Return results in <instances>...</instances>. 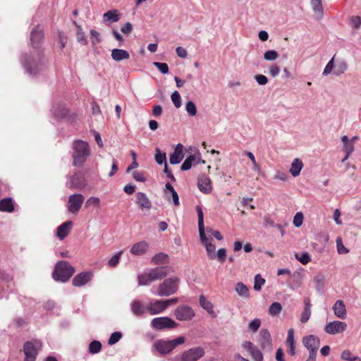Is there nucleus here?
<instances>
[{"label":"nucleus","instance_id":"4","mask_svg":"<svg viewBox=\"0 0 361 361\" xmlns=\"http://www.w3.org/2000/svg\"><path fill=\"white\" fill-rule=\"evenodd\" d=\"M25 71L30 75H37L42 68L43 63L39 52L34 54H24L20 59Z\"/></svg>","mask_w":361,"mask_h":361},{"label":"nucleus","instance_id":"12","mask_svg":"<svg viewBox=\"0 0 361 361\" xmlns=\"http://www.w3.org/2000/svg\"><path fill=\"white\" fill-rule=\"evenodd\" d=\"M85 197L81 193H75L68 197L67 209L72 214H77L80 211Z\"/></svg>","mask_w":361,"mask_h":361},{"label":"nucleus","instance_id":"32","mask_svg":"<svg viewBox=\"0 0 361 361\" xmlns=\"http://www.w3.org/2000/svg\"><path fill=\"white\" fill-rule=\"evenodd\" d=\"M121 19V13L118 10H110L103 15V21L104 23H116Z\"/></svg>","mask_w":361,"mask_h":361},{"label":"nucleus","instance_id":"7","mask_svg":"<svg viewBox=\"0 0 361 361\" xmlns=\"http://www.w3.org/2000/svg\"><path fill=\"white\" fill-rule=\"evenodd\" d=\"M179 285V278H168L158 286L157 292L154 294L159 297H169L177 292Z\"/></svg>","mask_w":361,"mask_h":361},{"label":"nucleus","instance_id":"59","mask_svg":"<svg viewBox=\"0 0 361 361\" xmlns=\"http://www.w3.org/2000/svg\"><path fill=\"white\" fill-rule=\"evenodd\" d=\"M350 24L352 27L359 29L361 27V18L358 16L351 17Z\"/></svg>","mask_w":361,"mask_h":361},{"label":"nucleus","instance_id":"26","mask_svg":"<svg viewBox=\"0 0 361 361\" xmlns=\"http://www.w3.org/2000/svg\"><path fill=\"white\" fill-rule=\"evenodd\" d=\"M165 188L166 190V196L168 201H171V199H172L173 203L175 206H179L180 202H179V197L177 193V192L175 190L172 185L169 183H167L165 185Z\"/></svg>","mask_w":361,"mask_h":361},{"label":"nucleus","instance_id":"54","mask_svg":"<svg viewBox=\"0 0 361 361\" xmlns=\"http://www.w3.org/2000/svg\"><path fill=\"white\" fill-rule=\"evenodd\" d=\"M279 57V54L275 50H268L264 54V59L267 61H274Z\"/></svg>","mask_w":361,"mask_h":361},{"label":"nucleus","instance_id":"42","mask_svg":"<svg viewBox=\"0 0 361 361\" xmlns=\"http://www.w3.org/2000/svg\"><path fill=\"white\" fill-rule=\"evenodd\" d=\"M282 310V305L280 302H273L269 307V314L271 316H277L279 315Z\"/></svg>","mask_w":361,"mask_h":361},{"label":"nucleus","instance_id":"31","mask_svg":"<svg viewBox=\"0 0 361 361\" xmlns=\"http://www.w3.org/2000/svg\"><path fill=\"white\" fill-rule=\"evenodd\" d=\"M235 291L244 300L250 298V290L243 282H238L235 286Z\"/></svg>","mask_w":361,"mask_h":361},{"label":"nucleus","instance_id":"1","mask_svg":"<svg viewBox=\"0 0 361 361\" xmlns=\"http://www.w3.org/2000/svg\"><path fill=\"white\" fill-rule=\"evenodd\" d=\"M173 269L169 266L157 267L137 276L139 286H148L151 283L166 277Z\"/></svg>","mask_w":361,"mask_h":361},{"label":"nucleus","instance_id":"10","mask_svg":"<svg viewBox=\"0 0 361 361\" xmlns=\"http://www.w3.org/2000/svg\"><path fill=\"white\" fill-rule=\"evenodd\" d=\"M204 355V349L201 347H197L184 351L180 357L176 356L172 361H197Z\"/></svg>","mask_w":361,"mask_h":361},{"label":"nucleus","instance_id":"45","mask_svg":"<svg viewBox=\"0 0 361 361\" xmlns=\"http://www.w3.org/2000/svg\"><path fill=\"white\" fill-rule=\"evenodd\" d=\"M324 279V275L321 273L314 277L313 281L315 283V288L317 290H321L323 288Z\"/></svg>","mask_w":361,"mask_h":361},{"label":"nucleus","instance_id":"3","mask_svg":"<svg viewBox=\"0 0 361 361\" xmlns=\"http://www.w3.org/2000/svg\"><path fill=\"white\" fill-rule=\"evenodd\" d=\"M196 210L197 212L198 216V228L200 233V241L202 244L204 245L207 254L210 259H214L216 258L215 245L212 243V239L208 238L204 233V216L203 212L200 207L197 206Z\"/></svg>","mask_w":361,"mask_h":361},{"label":"nucleus","instance_id":"20","mask_svg":"<svg viewBox=\"0 0 361 361\" xmlns=\"http://www.w3.org/2000/svg\"><path fill=\"white\" fill-rule=\"evenodd\" d=\"M130 310L134 316L141 317L148 312L147 305L145 306L142 300H135L130 303Z\"/></svg>","mask_w":361,"mask_h":361},{"label":"nucleus","instance_id":"16","mask_svg":"<svg viewBox=\"0 0 361 361\" xmlns=\"http://www.w3.org/2000/svg\"><path fill=\"white\" fill-rule=\"evenodd\" d=\"M259 343L263 350L269 352L272 350V340L267 329H263L259 331Z\"/></svg>","mask_w":361,"mask_h":361},{"label":"nucleus","instance_id":"56","mask_svg":"<svg viewBox=\"0 0 361 361\" xmlns=\"http://www.w3.org/2000/svg\"><path fill=\"white\" fill-rule=\"evenodd\" d=\"M334 67H335V64H334V56L326 65V66L323 71L322 75H328L329 74H330L332 72Z\"/></svg>","mask_w":361,"mask_h":361},{"label":"nucleus","instance_id":"14","mask_svg":"<svg viewBox=\"0 0 361 361\" xmlns=\"http://www.w3.org/2000/svg\"><path fill=\"white\" fill-rule=\"evenodd\" d=\"M346 329L347 324L345 322L336 320L326 324L324 331L328 334L335 335L343 333Z\"/></svg>","mask_w":361,"mask_h":361},{"label":"nucleus","instance_id":"40","mask_svg":"<svg viewBox=\"0 0 361 361\" xmlns=\"http://www.w3.org/2000/svg\"><path fill=\"white\" fill-rule=\"evenodd\" d=\"M13 210L14 207L11 198H4L0 201V211L11 212Z\"/></svg>","mask_w":361,"mask_h":361},{"label":"nucleus","instance_id":"17","mask_svg":"<svg viewBox=\"0 0 361 361\" xmlns=\"http://www.w3.org/2000/svg\"><path fill=\"white\" fill-rule=\"evenodd\" d=\"M242 347L250 353L254 361H263L262 353L252 343L247 341H244L242 343Z\"/></svg>","mask_w":361,"mask_h":361},{"label":"nucleus","instance_id":"5","mask_svg":"<svg viewBox=\"0 0 361 361\" xmlns=\"http://www.w3.org/2000/svg\"><path fill=\"white\" fill-rule=\"evenodd\" d=\"M74 272V267L68 262L62 260L56 264L52 276L55 281L65 283L71 278Z\"/></svg>","mask_w":361,"mask_h":361},{"label":"nucleus","instance_id":"53","mask_svg":"<svg viewBox=\"0 0 361 361\" xmlns=\"http://www.w3.org/2000/svg\"><path fill=\"white\" fill-rule=\"evenodd\" d=\"M336 243L337 251L339 254H347L349 252V250L344 246L341 238H337L336 240Z\"/></svg>","mask_w":361,"mask_h":361},{"label":"nucleus","instance_id":"25","mask_svg":"<svg viewBox=\"0 0 361 361\" xmlns=\"http://www.w3.org/2000/svg\"><path fill=\"white\" fill-rule=\"evenodd\" d=\"M149 248V244L145 240L135 243L131 249L130 253L133 255H142L145 254Z\"/></svg>","mask_w":361,"mask_h":361},{"label":"nucleus","instance_id":"49","mask_svg":"<svg viewBox=\"0 0 361 361\" xmlns=\"http://www.w3.org/2000/svg\"><path fill=\"white\" fill-rule=\"evenodd\" d=\"M100 199L97 197L92 196L90 197L86 202H85V207H89L90 206H94L95 207H100Z\"/></svg>","mask_w":361,"mask_h":361},{"label":"nucleus","instance_id":"58","mask_svg":"<svg viewBox=\"0 0 361 361\" xmlns=\"http://www.w3.org/2000/svg\"><path fill=\"white\" fill-rule=\"evenodd\" d=\"M122 337V334L119 331L114 332L111 334L110 338L108 340L109 345H114L117 343Z\"/></svg>","mask_w":361,"mask_h":361},{"label":"nucleus","instance_id":"15","mask_svg":"<svg viewBox=\"0 0 361 361\" xmlns=\"http://www.w3.org/2000/svg\"><path fill=\"white\" fill-rule=\"evenodd\" d=\"M166 310L164 300L152 299L147 303V312L150 315L161 314Z\"/></svg>","mask_w":361,"mask_h":361},{"label":"nucleus","instance_id":"64","mask_svg":"<svg viewBox=\"0 0 361 361\" xmlns=\"http://www.w3.org/2000/svg\"><path fill=\"white\" fill-rule=\"evenodd\" d=\"M133 30V25L132 23L127 22L126 23L121 27V31L126 35H128Z\"/></svg>","mask_w":361,"mask_h":361},{"label":"nucleus","instance_id":"34","mask_svg":"<svg viewBox=\"0 0 361 361\" xmlns=\"http://www.w3.org/2000/svg\"><path fill=\"white\" fill-rule=\"evenodd\" d=\"M303 167V163L302 160L298 158H295L291 163L290 169L289 172L293 177H297L300 175V171Z\"/></svg>","mask_w":361,"mask_h":361},{"label":"nucleus","instance_id":"41","mask_svg":"<svg viewBox=\"0 0 361 361\" xmlns=\"http://www.w3.org/2000/svg\"><path fill=\"white\" fill-rule=\"evenodd\" d=\"M341 140L343 144V151L347 154H352L355 149V147L354 145L350 142L348 137L347 135H343Z\"/></svg>","mask_w":361,"mask_h":361},{"label":"nucleus","instance_id":"52","mask_svg":"<svg viewBox=\"0 0 361 361\" xmlns=\"http://www.w3.org/2000/svg\"><path fill=\"white\" fill-rule=\"evenodd\" d=\"M171 100L173 104L176 108H180L181 106V97L178 91H174L171 96Z\"/></svg>","mask_w":361,"mask_h":361},{"label":"nucleus","instance_id":"24","mask_svg":"<svg viewBox=\"0 0 361 361\" xmlns=\"http://www.w3.org/2000/svg\"><path fill=\"white\" fill-rule=\"evenodd\" d=\"M183 145L182 144H178L174 149V151L171 154L169 157V162L171 164H178L183 159Z\"/></svg>","mask_w":361,"mask_h":361},{"label":"nucleus","instance_id":"27","mask_svg":"<svg viewBox=\"0 0 361 361\" xmlns=\"http://www.w3.org/2000/svg\"><path fill=\"white\" fill-rule=\"evenodd\" d=\"M334 314L339 319H345L347 311L344 302L342 300H337L333 306Z\"/></svg>","mask_w":361,"mask_h":361},{"label":"nucleus","instance_id":"11","mask_svg":"<svg viewBox=\"0 0 361 361\" xmlns=\"http://www.w3.org/2000/svg\"><path fill=\"white\" fill-rule=\"evenodd\" d=\"M66 186L70 189L83 190L87 186V180L81 172H76L68 177Z\"/></svg>","mask_w":361,"mask_h":361},{"label":"nucleus","instance_id":"57","mask_svg":"<svg viewBox=\"0 0 361 361\" xmlns=\"http://www.w3.org/2000/svg\"><path fill=\"white\" fill-rule=\"evenodd\" d=\"M153 65L163 74L169 73V66L166 63L154 62Z\"/></svg>","mask_w":361,"mask_h":361},{"label":"nucleus","instance_id":"63","mask_svg":"<svg viewBox=\"0 0 361 361\" xmlns=\"http://www.w3.org/2000/svg\"><path fill=\"white\" fill-rule=\"evenodd\" d=\"M254 78L256 80V82L260 85H265L268 82V78L264 75H255Z\"/></svg>","mask_w":361,"mask_h":361},{"label":"nucleus","instance_id":"43","mask_svg":"<svg viewBox=\"0 0 361 361\" xmlns=\"http://www.w3.org/2000/svg\"><path fill=\"white\" fill-rule=\"evenodd\" d=\"M295 258L302 264L305 265L311 261V257L308 252H302L295 253Z\"/></svg>","mask_w":361,"mask_h":361},{"label":"nucleus","instance_id":"61","mask_svg":"<svg viewBox=\"0 0 361 361\" xmlns=\"http://www.w3.org/2000/svg\"><path fill=\"white\" fill-rule=\"evenodd\" d=\"M260 325H261V320L258 318H256L250 322L249 329L252 332H256L260 327Z\"/></svg>","mask_w":361,"mask_h":361},{"label":"nucleus","instance_id":"9","mask_svg":"<svg viewBox=\"0 0 361 361\" xmlns=\"http://www.w3.org/2000/svg\"><path fill=\"white\" fill-rule=\"evenodd\" d=\"M42 343L38 340L27 341L24 344L25 361H35L38 352L42 348Z\"/></svg>","mask_w":361,"mask_h":361},{"label":"nucleus","instance_id":"29","mask_svg":"<svg viewBox=\"0 0 361 361\" xmlns=\"http://www.w3.org/2000/svg\"><path fill=\"white\" fill-rule=\"evenodd\" d=\"M201 160L200 155H190L188 157L180 166L182 171H188L191 169L192 165H197Z\"/></svg>","mask_w":361,"mask_h":361},{"label":"nucleus","instance_id":"62","mask_svg":"<svg viewBox=\"0 0 361 361\" xmlns=\"http://www.w3.org/2000/svg\"><path fill=\"white\" fill-rule=\"evenodd\" d=\"M226 250L225 248L219 249L216 254V258H217L221 263H223L226 260Z\"/></svg>","mask_w":361,"mask_h":361},{"label":"nucleus","instance_id":"37","mask_svg":"<svg viewBox=\"0 0 361 361\" xmlns=\"http://www.w3.org/2000/svg\"><path fill=\"white\" fill-rule=\"evenodd\" d=\"M200 304L201 307L212 317H216V314L214 311L212 303L207 300L203 295L200 297Z\"/></svg>","mask_w":361,"mask_h":361},{"label":"nucleus","instance_id":"46","mask_svg":"<svg viewBox=\"0 0 361 361\" xmlns=\"http://www.w3.org/2000/svg\"><path fill=\"white\" fill-rule=\"evenodd\" d=\"M185 111L190 116H195L197 114V107L192 101H188L185 104Z\"/></svg>","mask_w":361,"mask_h":361},{"label":"nucleus","instance_id":"48","mask_svg":"<svg viewBox=\"0 0 361 361\" xmlns=\"http://www.w3.org/2000/svg\"><path fill=\"white\" fill-rule=\"evenodd\" d=\"M102 349V344L98 341H93L89 345V351L92 354L98 353Z\"/></svg>","mask_w":361,"mask_h":361},{"label":"nucleus","instance_id":"8","mask_svg":"<svg viewBox=\"0 0 361 361\" xmlns=\"http://www.w3.org/2000/svg\"><path fill=\"white\" fill-rule=\"evenodd\" d=\"M151 327L157 331H165L176 329L178 323L168 317H159L152 319L150 322Z\"/></svg>","mask_w":361,"mask_h":361},{"label":"nucleus","instance_id":"44","mask_svg":"<svg viewBox=\"0 0 361 361\" xmlns=\"http://www.w3.org/2000/svg\"><path fill=\"white\" fill-rule=\"evenodd\" d=\"M74 24L77 27V32H76L77 40L82 44H84V45L86 44L87 41L86 39L85 33L82 31L81 26L78 25L76 22H74Z\"/></svg>","mask_w":361,"mask_h":361},{"label":"nucleus","instance_id":"22","mask_svg":"<svg viewBox=\"0 0 361 361\" xmlns=\"http://www.w3.org/2000/svg\"><path fill=\"white\" fill-rule=\"evenodd\" d=\"M135 203L141 209H150L152 208V202L147 197V195L142 192L136 193Z\"/></svg>","mask_w":361,"mask_h":361},{"label":"nucleus","instance_id":"2","mask_svg":"<svg viewBox=\"0 0 361 361\" xmlns=\"http://www.w3.org/2000/svg\"><path fill=\"white\" fill-rule=\"evenodd\" d=\"M73 166L81 167L90 155L89 144L84 140H75L72 144Z\"/></svg>","mask_w":361,"mask_h":361},{"label":"nucleus","instance_id":"36","mask_svg":"<svg viewBox=\"0 0 361 361\" xmlns=\"http://www.w3.org/2000/svg\"><path fill=\"white\" fill-rule=\"evenodd\" d=\"M111 57L115 61H121L122 60L128 59L130 54L124 49H114L111 51Z\"/></svg>","mask_w":361,"mask_h":361},{"label":"nucleus","instance_id":"47","mask_svg":"<svg viewBox=\"0 0 361 361\" xmlns=\"http://www.w3.org/2000/svg\"><path fill=\"white\" fill-rule=\"evenodd\" d=\"M155 161L158 164L167 163L166 153L161 152L159 148L156 149Z\"/></svg>","mask_w":361,"mask_h":361},{"label":"nucleus","instance_id":"28","mask_svg":"<svg viewBox=\"0 0 361 361\" xmlns=\"http://www.w3.org/2000/svg\"><path fill=\"white\" fill-rule=\"evenodd\" d=\"M72 221H68L61 224L57 228L56 236L60 239H64L69 233L71 228L72 226Z\"/></svg>","mask_w":361,"mask_h":361},{"label":"nucleus","instance_id":"51","mask_svg":"<svg viewBox=\"0 0 361 361\" xmlns=\"http://www.w3.org/2000/svg\"><path fill=\"white\" fill-rule=\"evenodd\" d=\"M123 253V251H119L116 255H114L111 259L108 261V265L110 267H116L118 264L119 263V260L121 258V256Z\"/></svg>","mask_w":361,"mask_h":361},{"label":"nucleus","instance_id":"21","mask_svg":"<svg viewBox=\"0 0 361 361\" xmlns=\"http://www.w3.org/2000/svg\"><path fill=\"white\" fill-rule=\"evenodd\" d=\"M91 271H84L77 274L73 279V285L75 287H81L89 283L92 279Z\"/></svg>","mask_w":361,"mask_h":361},{"label":"nucleus","instance_id":"38","mask_svg":"<svg viewBox=\"0 0 361 361\" xmlns=\"http://www.w3.org/2000/svg\"><path fill=\"white\" fill-rule=\"evenodd\" d=\"M311 6L316 15V18L319 20L323 17V7L322 0H311Z\"/></svg>","mask_w":361,"mask_h":361},{"label":"nucleus","instance_id":"13","mask_svg":"<svg viewBox=\"0 0 361 361\" xmlns=\"http://www.w3.org/2000/svg\"><path fill=\"white\" fill-rule=\"evenodd\" d=\"M195 314L193 310L188 305H180L174 310V316L178 321H190Z\"/></svg>","mask_w":361,"mask_h":361},{"label":"nucleus","instance_id":"55","mask_svg":"<svg viewBox=\"0 0 361 361\" xmlns=\"http://www.w3.org/2000/svg\"><path fill=\"white\" fill-rule=\"evenodd\" d=\"M303 218H304V216L302 212H297L293 217V225L296 228L300 227L302 224Z\"/></svg>","mask_w":361,"mask_h":361},{"label":"nucleus","instance_id":"19","mask_svg":"<svg viewBox=\"0 0 361 361\" xmlns=\"http://www.w3.org/2000/svg\"><path fill=\"white\" fill-rule=\"evenodd\" d=\"M302 342L308 351L318 350L320 346V339L314 335L303 337Z\"/></svg>","mask_w":361,"mask_h":361},{"label":"nucleus","instance_id":"33","mask_svg":"<svg viewBox=\"0 0 361 361\" xmlns=\"http://www.w3.org/2000/svg\"><path fill=\"white\" fill-rule=\"evenodd\" d=\"M304 310L301 314L300 322L303 324L307 322L311 316V301L309 298H305L304 300Z\"/></svg>","mask_w":361,"mask_h":361},{"label":"nucleus","instance_id":"18","mask_svg":"<svg viewBox=\"0 0 361 361\" xmlns=\"http://www.w3.org/2000/svg\"><path fill=\"white\" fill-rule=\"evenodd\" d=\"M30 39L32 47L34 49L39 48L41 42L44 39L43 29L39 25L35 27L31 30Z\"/></svg>","mask_w":361,"mask_h":361},{"label":"nucleus","instance_id":"6","mask_svg":"<svg viewBox=\"0 0 361 361\" xmlns=\"http://www.w3.org/2000/svg\"><path fill=\"white\" fill-rule=\"evenodd\" d=\"M184 336H179L173 340L159 339L153 344V348L161 355L170 353L178 345H182L185 342Z\"/></svg>","mask_w":361,"mask_h":361},{"label":"nucleus","instance_id":"35","mask_svg":"<svg viewBox=\"0 0 361 361\" xmlns=\"http://www.w3.org/2000/svg\"><path fill=\"white\" fill-rule=\"evenodd\" d=\"M348 68V63L345 60L341 59L336 61L335 69L333 74L336 76H339L343 74Z\"/></svg>","mask_w":361,"mask_h":361},{"label":"nucleus","instance_id":"23","mask_svg":"<svg viewBox=\"0 0 361 361\" xmlns=\"http://www.w3.org/2000/svg\"><path fill=\"white\" fill-rule=\"evenodd\" d=\"M197 185L200 190L204 194H209L212 192L211 180L205 175L199 177Z\"/></svg>","mask_w":361,"mask_h":361},{"label":"nucleus","instance_id":"30","mask_svg":"<svg viewBox=\"0 0 361 361\" xmlns=\"http://www.w3.org/2000/svg\"><path fill=\"white\" fill-rule=\"evenodd\" d=\"M68 112V109L63 104L60 103L55 104L51 109L52 114L58 118L66 117Z\"/></svg>","mask_w":361,"mask_h":361},{"label":"nucleus","instance_id":"39","mask_svg":"<svg viewBox=\"0 0 361 361\" xmlns=\"http://www.w3.org/2000/svg\"><path fill=\"white\" fill-rule=\"evenodd\" d=\"M151 262L154 264H168L169 255L164 252H159L152 258Z\"/></svg>","mask_w":361,"mask_h":361},{"label":"nucleus","instance_id":"50","mask_svg":"<svg viewBox=\"0 0 361 361\" xmlns=\"http://www.w3.org/2000/svg\"><path fill=\"white\" fill-rule=\"evenodd\" d=\"M265 283V279H263L260 274H257L255 276L254 289L259 291L262 289V286Z\"/></svg>","mask_w":361,"mask_h":361},{"label":"nucleus","instance_id":"60","mask_svg":"<svg viewBox=\"0 0 361 361\" xmlns=\"http://www.w3.org/2000/svg\"><path fill=\"white\" fill-rule=\"evenodd\" d=\"M90 33L92 44H97L101 42L100 35L97 30L92 29Z\"/></svg>","mask_w":361,"mask_h":361}]
</instances>
